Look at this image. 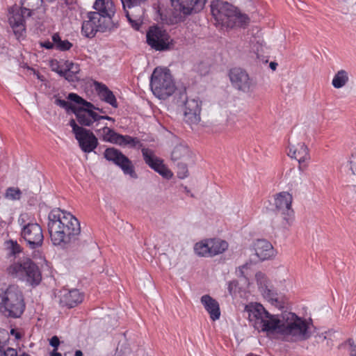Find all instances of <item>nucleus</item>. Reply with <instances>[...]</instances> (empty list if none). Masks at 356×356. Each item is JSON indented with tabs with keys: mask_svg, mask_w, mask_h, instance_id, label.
I'll use <instances>...</instances> for the list:
<instances>
[{
	"mask_svg": "<svg viewBox=\"0 0 356 356\" xmlns=\"http://www.w3.org/2000/svg\"><path fill=\"white\" fill-rule=\"evenodd\" d=\"M244 312L253 327L259 332L277 331L288 341H302L312 335V325L306 319L291 312H284L281 317L270 314L258 303H250L245 307Z\"/></svg>",
	"mask_w": 356,
	"mask_h": 356,
	"instance_id": "obj_1",
	"label": "nucleus"
},
{
	"mask_svg": "<svg viewBox=\"0 0 356 356\" xmlns=\"http://www.w3.org/2000/svg\"><path fill=\"white\" fill-rule=\"evenodd\" d=\"M48 219V231L54 245L65 247L75 241L81 233L79 220L70 213L54 209Z\"/></svg>",
	"mask_w": 356,
	"mask_h": 356,
	"instance_id": "obj_2",
	"label": "nucleus"
},
{
	"mask_svg": "<svg viewBox=\"0 0 356 356\" xmlns=\"http://www.w3.org/2000/svg\"><path fill=\"white\" fill-rule=\"evenodd\" d=\"M25 309L23 294L19 288L10 285L0 289V312L5 316L19 318Z\"/></svg>",
	"mask_w": 356,
	"mask_h": 356,
	"instance_id": "obj_3",
	"label": "nucleus"
},
{
	"mask_svg": "<svg viewBox=\"0 0 356 356\" xmlns=\"http://www.w3.org/2000/svg\"><path fill=\"white\" fill-rule=\"evenodd\" d=\"M8 275L26 282L32 286H38L42 281L39 267L28 257H22L13 262L6 269Z\"/></svg>",
	"mask_w": 356,
	"mask_h": 356,
	"instance_id": "obj_4",
	"label": "nucleus"
},
{
	"mask_svg": "<svg viewBox=\"0 0 356 356\" xmlns=\"http://www.w3.org/2000/svg\"><path fill=\"white\" fill-rule=\"evenodd\" d=\"M118 145L120 146L129 145L132 148L142 147L141 152L145 163L163 177H172V173L163 164V160L156 156L153 150L143 147V144L138 138H134L129 135H121Z\"/></svg>",
	"mask_w": 356,
	"mask_h": 356,
	"instance_id": "obj_5",
	"label": "nucleus"
},
{
	"mask_svg": "<svg viewBox=\"0 0 356 356\" xmlns=\"http://www.w3.org/2000/svg\"><path fill=\"white\" fill-rule=\"evenodd\" d=\"M150 88L153 94L160 99H166L176 91V86L170 70L156 67L151 76Z\"/></svg>",
	"mask_w": 356,
	"mask_h": 356,
	"instance_id": "obj_6",
	"label": "nucleus"
},
{
	"mask_svg": "<svg viewBox=\"0 0 356 356\" xmlns=\"http://www.w3.org/2000/svg\"><path fill=\"white\" fill-rule=\"evenodd\" d=\"M67 99L79 105L73 109V113L81 126L90 127L97 123L98 113L95 111L96 106L94 104L73 92L70 93Z\"/></svg>",
	"mask_w": 356,
	"mask_h": 356,
	"instance_id": "obj_7",
	"label": "nucleus"
},
{
	"mask_svg": "<svg viewBox=\"0 0 356 356\" xmlns=\"http://www.w3.org/2000/svg\"><path fill=\"white\" fill-rule=\"evenodd\" d=\"M21 226L20 236L26 241L30 249H37L43 244L44 236L42 229L37 222H26L24 216L18 219Z\"/></svg>",
	"mask_w": 356,
	"mask_h": 356,
	"instance_id": "obj_8",
	"label": "nucleus"
},
{
	"mask_svg": "<svg viewBox=\"0 0 356 356\" xmlns=\"http://www.w3.org/2000/svg\"><path fill=\"white\" fill-rule=\"evenodd\" d=\"M211 12L217 24L222 27L233 28L235 19V7L223 0H213L211 2Z\"/></svg>",
	"mask_w": 356,
	"mask_h": 356,
	"instance_id": "obj_9",
	"label": "nucleus"
},
{
	"mask_svg": "<svg viewBox=\"0 0 356 356\" xmlns=\"http://www.w3.org/2000/svg\"><path fill=\"white\" fill-rule=\"evenodd\" d=\"M274 201L276 214L281 218L282 226H289L294 216V211L291 206L292 195L286 191L280 192L275 195Z\"/></svg>",
	"mask_w": 356,
	"mask_h": 356,
	"instance_id": "obj_10",
	"label": "nucleus"
},
{
	"mask_svg": "<svg viewBox=\"0 0 356 356\" xmlns=\"http://www.w3.org/2000/svg\"><path fill=\"white\" fill-rule=\"evenodd\" d=\"M88 20L84 21L82 24L81 32L87 38H92L95 37L97 31L104 32L107 30L111 31L117 28L118 22L108 23L100 19L99 15L97 13H89L88 14Z\"/></svg>",
	"mask_w": 356,
	"mask_h": 356,
	"instance_id": "obj_11",
	"label": "nucleus"
},
{
	"mask_svg": "<svg viewBox=\"0 0 356 356\" xmlns=\"http://www.w3.org/2000/svg\"><path fill=\"white\" fill-rule=\"evenodd\" d=\"M147 43L156 51H165L170 48V37L162 28L153 26L149 28L146 34Z\"/></svg>",
	"mask_w": 356,
	"mask_h": 356,
	"instance_id": "obj_12",
	"label": "nucleus"
},
{
	"mask_svg": "<svg viewBox=\"0 0 356 356\" xmlns=\"http://www.w3.org/2000/svg\"><path fill=\"white\" fill-rule=\"evenodd\" d=\"M124 9L127 8L129 10H126V16L135 30H139L143 22L145 11L140 7L141 4L145 3L147 0H121Z\"/></svg>",
	"mask_w": 356,
	"mask_h": 356,
	"instance_id": "obj_13",
	"label": "nucleus"
},
{
	"mask_svg": "<svg viewBox=\"0 0 356 356\" xmlns=\"http://www.w3.org/2000/svg\"><path fill=\"white\" fill-rule=\"evenodd\" d=\"M229 79L234 88L243 92H250L254 90L257 82L250 78L245 70L235 67L229 71Z\"/></svg>",
	"mask_w": 356,
	"mask_h": 356,
	"instance_id": "obj_14",
	"label": "nucleus"
},
{
	"mask_svg": "<svg viewBox=\"0 0 356 356\" xmlns=\"http://www.w3.org/2000/svg\"><path fill=\"white\" fill-rule=\"evenodd\" d=\"M104 156L106 160L112 161L119 166L125 175H129L131 177H136L131 161L120 150L114 147L106 148Z\"/></svg>",
	"mask_w": 356,
	"mask_h": 356,
	"instance_id": "obj_15",
	"label": "nucleus"
},
{
	"mask_svg": "<svg viewBox=\"0 0 356 356\" xmlns=\"http://www.w3.org/2000/svg\"><path fill=\"white\" fill-rule=\"evenodd\" d=\"M31 15L29 8H12L9 11L8 21L17 39L23 36L25 32V17Z\"/></svg>",
	"mask_w": 356,
	"mask_h": 356,
	"instance_id": "obj_16",
	"label": "nucleus"
},
{
	"mask_svg": "<svg viewBox=\"0 0 356 356\" xmlns=\"http://www.w3.org/2000/svg\"><path fill=\"white\" fill-rule=\"evenodd\" d=\"M184 120L191 128L200 122L201 102L198 99H188L184 106Z\"/></svg>",
	"mask_w": 356,
	"mask_h": 356,
	"instance_id": "obj_17",
	"label": "nucleus"
},
{
	"mask_svg": "<svg viewBox=\"0 0 356 356\" xmlns=\"http://www.w3.org/2000/svg\"><path fill=\"white\" fill-rule=\"evenodd\" d=\"M288 155L298 161L300 171H304L307 168L306 162L310 159V156L305 143H299L293 145L290 143Z\"/></svg>",
	"mask_w": 356,
	"mask_h": 356,
	"instance_id": "obj_18",
	"label": "nucleus"
},
{
	"mask_svg": "<svg viewBox=\"0 0 356 356\" xmlns=\"http://www.w3.org/2000/svg\"><path fill=\"white\" fill-rule=\"evenodd\" d=\"M93 8L96 11L91 13L99 14L101 20L108 23L115 22L113 18L115 14V8L111 0H96Z\"/></svg>",
	"mask_w": 356,
	"mask_h": 356,
	"instance_id": "obj_19",
	"label": "nucleus"
},
{
	"mask_svg": "<svg viewBox=\"0 0 356 356\" xmlns=\"http://www.w3.org/2000/svg\"><path fill=\"white\" fill-rule=\"evenodd\" d=\"M255 279L259 290L262 293L264 297L271 303L275 304L276 306L280 305V302L277 297V294L269 288L270 282L266 275L262 272H257L255 274Z\"/></svg>",
	"mask_w": 356,
	"mask_h": 356,
	"instance_id": "obj_20",
	"label": "nucleus"
},
{
	"mask_svg": "<svg viewBox=\"0 0 356 356\" xmlns=\"http://www.w3.org/2000/svg\"><path fill=\"white\" fill-rule=\"evenodd\" d=\"M75 138L78 140L81 149L84 152H91L98 145L97 138L89 129H86Z\"/></svg>",
	"mask_w": 356,
	"mask_h": 356,
	"instance_id": "obj_21",
	"label": "nucleus"
},
{
	"mask_svg": "<svg viewBox=\"0 0 356 356\" xmlns=\"http://www.w3.org/2000/svg\"><path fill=\"white\" fill-rule=\"evenodd\" d=\"M207 0H175L176 9L184 15H191L193 12L200 11L204 7Z\"/></svg>",
	"mask_w": 356,
	"mask_h": 356,
	"instance_id": "obj_22",
	"label": "nucleus"
},
{
	"mask_svg": "<svg viewBox=\"0 0 356 356\" xmlns=\"http://www.w3.org/2000/svg\"><path fill=\"white\" fill-rule=\"evenodd\" d=\"M254 249L255 254L262 261L268 259L274 255L272 244L265 239L257 240L254 243Z\"/></svg>",
	"mask_w": 356,
	"mask_h": 356,
	"instance_id": "obj_23",
	"label": "nucleus"
},
{
	"mask_svg": "<svg viewBox=\"0 0 356 356\" xmlns=\"http://www.w3.org/2000/svg\"><path fill=\"white\" fill-rule=\"evenodd\" d=\"M206 311L209 314L210 318L215 321L220 318V309L218 302L209 295H204L200 299Z\"/></svg>",
	"mask_w": 356,
	"mask_h": 356,
	"instance_id": "obj_24",
	"label": "nucleus"
},
{
	"mask_svg": "<svg viewBox=\"0 0 356 356\" xmlns=\"http://www.w3.org/2000/svg\"><path fill=\"white\" fill-rule=\"evenodd\" d=\"M192 159V152L188 147L184 144L176 145L171 152V159L175 161L188 162Z\"/></svg>",
	"mask_w": 356,
	"mask_h": 356,
	"instance_id": "obj_25",
	"label": "nucleus"
},
{
	"mask_svg": "<svg viewBox=\"0 0 356 356\" xmlns=\"http://www.w3.org/2000/svg\"><path fill=\"white\" fill-rule=\"evenodd\" d=\"M96 86V89L100 99L109 104L113 108H118V102L113 92L104 84L97 83Z\"/></svg>",
	"mask_w": 356,
	"mask_h": 356,
	"instance_id": "obj_26",
	"label": "nucleus"
},
{
	"mask_svg": "<svg viewBox=\"0 0 356 356\" xmlns=\"http://www.w3.org/2000/svg\"><path fill=\"white\" fill-rule=\"evenodd\" d=\"M83 295L77 289H72L65 293L61 298V302L70 308H72L81 303Z\"/></svg>",
	"mask_w": 356,
	"mask_h": 356,
	"instance_id": "obj_27",
	"label": "nucleus"
},
{
	"mask_svg": "<svg viewBox=\"0 0 356 356\" xmlns=\"http://www.w3.org/2000/svg\"><path fill=\"white\" fill-rule=\"evenodd\" d=\"M210 257L222 254L228 248V243L223 240L210 238L209 239Z\"/></svg>",
	"mask_w": 356,
	"mask_h": 356,
	"instance_id": "obj_28",
	"label": "nucleus"
},
{
	"mask_svg": "<svg viewBox=\"0 0 356 356\" xmlns=\"http://www.w3.org/2000/svg\"><path fill=\"white\" fill-rule=\"evenodd\" d=\"M349 81L348 73L345 70H339L332 81V84L335 88H341L343 87Z\"/></svg>",
	"mask_w": 356,
	"mask_h": 356,
	"instance_id": "obj_29",
	"label": "nucleus"
},
{
	"mask_svg": "<svg viewBox=\"0 0 356 356\" xmlns=\"http://www.w3.org/2000/svg\"><path fill=\"white\" fill-rule=\"evenodd\" d=\"M52 41L54 42L55 48L60 51H67L72 47V44L67 40H61L58 33L52 35Z\"/></svg>",
	"mask_w": 356,
	"mask_h": 356,
	"instance_id": "obj_30",
	"label": "nucleus"
},
{
	"mask_svg": "<svg viewBox=\"0 0 356 356\" xmlns=\"http://www.w3.org/2000/svg\"><path fill=\"white\" fill-rule=\"evenodd\" d=\"M195 252L201 257H210L209 239L197 243L194 246Z\"/></svg>",
	"mask_w": 356,
	"mask_h": 356,
	"instance_id": "obj_31",
	"label": "nucleus"
},
{
	"mask_svg": "<svg viewBox=\"0 0 356 356\" xmlns=\"http://www.w3.org/2000/svg\"><path fill=\"white\" fill-rule=\"evenodd\" d=\"M234 15L235 19H233V28L235 26H246L249 22L250 18L248 16L245 14H242L239 11L237 10L236 8L235 7L234 9Z\"/></svg>",
	"mask_w": 356,
	"mask_h": 356,
	"instance_id": "obj_32",
	"label": "nucleus"
},
{
	"mask_svg": "<svg viewBox=\"0 0 356 356\" xmlns=\"http://www.w3.org/2000/svg\"><path fill=\"white\" fill-rule=\"evenodd\" d=\"M106 132V136H103V140L118 145V140L121 134H118L114 130L108 128L106 125H104V131Z\"/></svg>",
	"mask_w": 356,
	"mask_h": 356,
	"instance_id": "obj_33",
	"label": "nucleus"
},
{
	"mask_svg": "<svg viewBox=\"0 0 356 356\" xmlns=\"http://www.w3.org/2000/svg\"><path fill=\"white\" fill-rule=\"evenodd\" d=\"M22 197V191L18 188L9 187L6 190L4 197L12 201L19 200Z\"/></svg>",
	"mask_w": 356,
	"mask_h": 356,
	"instance_id": "obj_34",
	"label": "nucleus"
},
{
	"mask_svg": "<svg viewBox=\"0 0 356 356\" xmlns=\"http://www.w3.org/2000/svg\"><path fill=\"white\" fill-rule=\"evenodd\" d=\"M188 98L186 92V89L179 90L175 93L173 101L179 106H184Z\"/></svg>",
	"mask_w": 356,
	"mask_h": 356,
	"instance_id": "obj_35",
	"label": "nucleus"
},
{
	"mask_svg": "<svg viewBox=\"0 0 356 356\" xmlns=\"http://www.w3.org/2000/svg\"><path fill=\"white\" fill-rule=\"evenodd\" d=\"M6 245L13 255L19 254L22 251V247L17 243V241L8 240L6 241Z\"/></svg>",
	"mask_w": 356,
	"mask_h": 356,
	"instance_id": "obj_36",
	"label": "nucleus"
},
{
	"mask_svg": "<svg viewBox=\"0 0 356 356\" xmlns=\"http://www.w3.org/2000/svg\"><path fill=\"white\" fill-rule=\"evenodd\" d=\"M54 97H55V104L57 106H58L63 108H65L67 111H72L73 112V109L76 108V106H72L71 104V103H70L65 100L61 99L57 95H55Z\"/></svg>",
	"mask_w": 356,
	"mask_h": 356,
	"instance_id": "obj_37",
	"label": "nucleus"
},
{
	"mask_svg": "<svg viewBox=\"0 0 356 356\" xmlns=\"http://www.w3.org/2000/svg\"><path fill=\"white\" fill-rule=\"evenodd\" d=\"M187 162L179 161L177 163L178 176L181 179H184L188 176V170L187 168Z\"/></svg>",
	"mask_w": 356,
	"mask_h": 356,
	"instance_id": "obj_38",
	"label": "nucleus"
},
{
	"mask_svg": "<svg viewBox=\"0 0 356 356\" xmlns=\"http://www.w3.org/2000/svg\"><path fill=\"white\" fill-rule=\"evenodd\" d=\"M60 76H64L69 81H74L75 80L76 74L69 70H57L56 71Z\"/></svg>",
	"mask_w": 356,
	"mask_h": 356,
	"instance_id": "obj_39",
	"label": "nucleus"
},
{
	"mask_svg": "<svg viewBox=\"0 0 356 356\" xmlns=\"http://www.w3.org/2000/svg\"><path fill=\"white\" fill-rule=\"evenodd\" d=\"M0 356H29V355L23 353L18 355L17 352L15 349L12 348H8L6 350L0 351Z\"/></svg>",
	"mask_w": 356,
	"mask_h": 356,
	"instance_id": "obj_40",
	"label": "nucleus"
},
{
	"mask_svg": "<svg viewBox=\"0 0 356 356\" xmlns=\"http://www.w3.org/2000/svg\"><path fill=\"white\" fill-rule=\"evenodd\" d=\"M70 125L71 126V127L72 128V131L73 133L75 135V137L79 134H80L81 132L83 131L86 128H83V126L80 127L79 126L75 120L74 119H72L70 121Z\"/></svg>",
	"mask_w": 356,
	"mask_h": 356,
	"instance_id": "obj_41",
	"label": "nucleus"
},
{
	"mask_svg": "<svg viewBox=\"0 0 356 356\" xmlns=\"http://www.w3.org/2000/svg\"><path fill=\"white\" fill-rule=\"evenodd\" d=\"M350 165L352 172L356 175V146L355 147L351 154V156L350 158Z\"/></svg>",
	"mask_w": 356,
	"mask_h": 356,
	"instance_id": "obj_42",
	"label": "nucleus"
},
{
	"mask_svg": "<svg viewBox=\"0 0 356 356\" xmlns=\"http://www.w3.org/2000/svg\"><path fill=\"white\" fill-rule=\"evenodd\" d=\"M66 67L67 69L65 70L72 71L73 73H77L79 71V66L77 65L74 64L72 62H67Z\"/></svg>",
	"mask_w": 356,
	"mask_h": 356,
	"instance_id": "obj_43",
	"label": "nucleus"
},
{
	"mask_svg": "<svg viewBox=\"0 0 356 356\" xmlns=\"http://www.w3.org/2000/svg\"><path fill=\"white\" fill-rule=\"evenodd\" d=\"M101 120H110V121H112V122H114L115 120L111 118V117H109L108 115H99L98 114V117L97 118V123L95 124V127H99L100 123H99V121Z\"/></svg>",
	"mask_w": 356,
	"mask_h": 356,
	"instance_id": "obj_44",
	"label": "nucleus"
},
{
	"mask_svg": "<svg viewBox=\"0 0 356 356\" xmlns=\"http://www.w3.org/2000/svg\"><path fill=\"white\" fill-rule=\"evenodd\" d=\"M50 345L54 348V349L57 350L58 346L60 344V341L58 337L54 336L51 338L49 341Z\"/></svg>",
	"mask_w": 356,
	"mask_h": 356,
	"instance_id": "obj_45",
	"label": "nucleus"
},
{
	"mask_svg": "<svg viewBox=\"0 0 356 356\" xmlns=\"http://www.w3.org/2000/svg\"><path fill=\"white\" fill-rule=\"evenodd\" d=\"M127 345V344L125 342L122 343H118V346L116 348V353L118 354L119 356H121L126 353V352L122 350V347H124V346L125 347Z\"/></svg>",
	"mask_w": 356,
	"mask_h": 356,
	"instance_id": "obj_46",
	"label": "nucleus"
},
{
	"mask_svg": "<svg viewBox=\"0 0 356 356\" xmlns=\"http://www.w3.org/2000/svg\"><path fill=\"white\" fill-rule=\"evenodd\" d=\"M95 131L99 135V138L103 140V136H106V132L104 131V126L98 128V127H95Z\"/></svg>",
	"mask_w": 356,
	"mask_h": 356,
	"instance_id": "obj_47",
	"label": "nucleus"
},
{
	"mask_svg": "<svg viewBox=\"0 0 356 356\" xmlns=\"http://www.w3.org/2000/svg\"><path fill=\"white\" fill-rule=\"evenodd\" d=\"M40 45L47 49H51L54 47H55L54 42H51L49 41H45L44 42H41Z\"/></svg>",
	"mask_w": 356,
	"mask_h": 356,
	"instance_id": "obj_48",
	"label": "nucleus"
},
{
	"mask_svg": "<svg viewBox=\"0 0 356 356\" xmlns=\"http://www.w3.org/2000/svg\"><path fill=\"white\" fill-rule=\"evenodd\" d=\"M10 334L13 336H15V337L17 339H19L21 338V334L19 332H17V330H15V329H12L10 330Z\"/></svg>",
	"mask_w": 356,
	"mask_h": 356,
	"instance_id": "obj_49",
	"label": "nucleus"
},
{
	"mask_svg": "<svg viewBox=\"0 0 356 356\" xmlns=\"http://www.w3.org/2000/svg\"><path fill=\"white\" fill-rule=\"evenodd\" d=\"M350 355L351 356H356V346L350 345Z\"/></svg>",
	"mask_w": 356,
	"mask_h": 356,
	"instance_id": "obj_50",
	"label": "nucleus"
},
{
	"mask_svg": "<svg viewBox=\"0 0 356 356\" xmlns=\"http://www.w3.org/2000/svg\"><path fill=\"white\" fill-rule=\"evenodd\" d=\"M277 63H275V62H271V63H270V69H271V70H276V68H277Z\"/></svg>",
	"mask_w": 356,
	"mask_h": 356,
	"instance_id": "obj_51",
	"label": "nucleus"
},
{
	"mask_svg": "<svg viewBox=\"0 0 356 356\" xmlns=\"http://www.w3.org/2000/svg\"><path fill=\"white\" fill-rule=\"evenodd\" d=\"M233 284L236 285L235 282H229V286H228V290H229L230 294H232Z\"/></svg>",
	"mask_w": 356,
	"mask_h": 356,
	"instance_id": "obj_52",
	"label": "nucleus"
},
{
	"mask_svg": "<svg viewBox=\"0 0 356 356\" xmlns=\"http://www.w3.org/2000/svg\"><path fill=\"white\" fill-rule=\"evenodd\" d=\"M57 350L54 349L51 353V356H62L61 354L60 353H58L56 351Z\"/></svg>",
	"mask_w": 356,
	"mask_h": 356,
	"instance_id": "obj_53",
	"label": "nucleus"
},
{
	"mask_svg": "<svg viewBox=\"0 0 356 356\" xmlns=\"http://www.w3.org/2000/svg\"><path fill=\"white\" fill-rule=\"evenodd\" d=\"M95 111H98L102 114H106V112L103 108H100L97 107V106H96V108H95Z\"/></svg>",
	"mask_w": 356,
	"mask_h": 356,
	"instance_id": "obj_54",
	"label": "nucleus"
},
{
	"mask_svg": "<svg viewBox=\"0 0 356 356\" xmlns=\"http://www.w3.org/2000/svg\"><path fill=\"white\" fill-rule=\"evenodd\" d=\"M184 191L187 194H190L191 197H194L193 194L191 193L190 190L186 186L184 187Z\"/></svg>",
	"mask_w": 356,
	"mask_h": 356,
	"instance_id": "obj_55",
	"label": "nucleus"
},
{
	"mask_svg": "<svg viewBox=\"0 0 356 356\" xmlns=\"http://www.w3.org/2000/svg\"><path fill=\"white\" fill-rule=\"evenodd\" d=\"M82 355H83V353L81 350H76L75 356H82Z\"/></svg>",
	"mask_w": 356,
	"mask_h": 356,
	"instance_id": "obj_56",
	"label": "nucleus"
},
{
	"mask_svg": "<svg viewBox=\"0 0 356 356\" xmlns=\"http://www.w3.org/2000/svg\"><path fill=\"white\" fill-rule=\"evenodd\" d=\"M37 76H38V78L39 79H41V80H42L41 76H40L39 74H38Z\"/></svg>",
	"mask_w": 356,
	"mask_h": 356,
	"instance_id": "obj_57",
	"label": "nucleus"
},
{
	"mask_svg": "<svg viewBox=\"0 0 356 356\" xmlns=\"http://www.w3.org/2000/svg\"><path fill=\"white\" fill-rule=\"evenodd\" d=\"M172 4L174 5V4H175V1H174V0H172Z\"/></svg>",
	"mask_w": 356,
	"mask_h": 356,
	"instance_id": "obj_58",
	"label": "nucleus"
},
{
	"mask_svg": "<svg viewBox=\"0 0 356 356\" xmlns=\"http://www.w3.org/2000/svg\"><path fill=\"white\" fill-rule=\"evenodd\" d=\"M27 5H28L29 6H31V5H30V3H29V2H27Z\"/></svg>",
	"mask_w": 356,
	"mask_h": 356,
	"instance_id": "obj_59",
	"label": "nucleus"
},
{
	"mask_svg": "<svg viewBox=\"0 0 356 356\" xmlns=\"http://www.w3.org/2000/svg\"><path fill=\"white\" fill-rule=\"evenodd\" d=\"M26 1H27V0H24V3H23V4H24Z\"/></svg>",
	"mask_w": 356,
	"mask_h": 356,
	"instance_id": "obj_60",
	"label": "nucleus"
},
{
	"mask_svg": "<svg viewBox=\"0 0 356 356\" xmlns=\"http://www.w3.org/2000/svg\"><path fill=\"white\" fill-rule=\"evenodd\" d=\"M37 1L40 2V0H37Z\"/></svg>",
	"mask_w": 356,
	"mask_h": 356,
	"instance_id": "obj_61",
	"label": "nucleus"
}]
</instances>
